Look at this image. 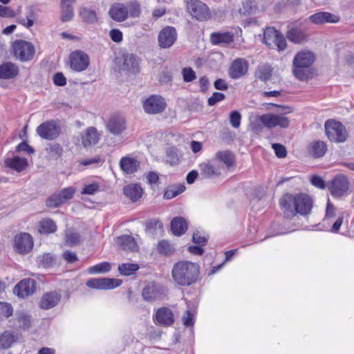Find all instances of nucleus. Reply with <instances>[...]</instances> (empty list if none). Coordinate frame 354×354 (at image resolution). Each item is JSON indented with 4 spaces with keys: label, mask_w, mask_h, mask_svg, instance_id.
<instances>
[{
    "label": "nucleus",
    "mask_w": 354,
    "mask_h": 354,
    "mask_svg": "<svg viewBox=\"0 0 354 354\" xmlns=\"http://www.w3.org/2000/svg\"><path fill=\"white\" fill-rule=\"evenodd\" d=\"M142 297L146 301H153L157 298L158 290L154 283L147 284L142 292Z\"/></svg>",
    "instance_id": "nucleus-41"
},
{
    "label": "nucleus",
    "mask_w": 354,
    "mask_h": 354,
    "mask_svg": "<svg viewBox=\"0 0 354 354\" xmlns=\"http://www.w3.org/2000/svg\"><path fill=\"white\" fill-rule=\"evenodd\" d=\"M310 20L315 24H322L324 23H337L339 21V17L335 15L327 12H317L309 17Z\"/></svg>",
    "instance_id": "nucleus-23"
},
{
    "label": "nucleus",
    "mask_w": 354,
    "mask_h": 354,
    "mask_svg": "<svg viewBox=\"0 0 354 354\" xmlns=\"http://www.w3.org/2000/svg\"><path fill=\"white\" fill-rule=\"evenodd\" d=\"M171 230L176 236H180L185 234L187 230L186 220L181 216L175 217L171 222Z\"/></svg>",
    "instance_id": "nucleus-32"
},
{
    "label": "nucleus",
    "mask_w": 354,
    "mask_h": 354,
    "mask_svg": "<svg viewBox=\"0 0 354 354\" xmlns=\"http://www.w3.org/2000/svg\"><path fill=\"white\" fill-rule=\"evenodd\" d=\"M183 322L185 326H192L194 324V315L187 310L183 317Z\"/></svg>",
    "instance_id": "nucleus-57"
},
{
    "label": "nucleus",
    "mask_w": 354,
    "mask_h": 354,
    "mask_svg": "<svg viewBox=\"0 0 354 354\" xmlns=\"http://www.w3.org/2000/svg\"><path fill=\"white\" fill-rule=\"evenodd\" d=\"M122 71L136 73L139 71V59L131 53H126L122 55Z\"/></svg>",
    "instance_id": "nucleus-22"
},
{
    "label": "nucleus",
    "mask_w": 354,
    "mask_h": 354,
    "mask_svg": "<svg viewBox=\"0 0 354 354\" xmlns=\"http://www.w3.org/2000/svg\"><path fill=\"white\" fill-rule=\"evenodd\" d=\"M139 162L130 157H123L120 162L121 169L126 174H133L137 171L139 167Z\"/></svg>",
    "instance_id": "nucleus-33"
},
{
    "label": "nucleus",
    "mask_w": 354,
    "mask_h": 354,
    "mask_svg": "<svg viewBox=\"0 0 354 354\" xmlns=\"http://www.w3.org/2000/svg\"><path fill=\"white\" fill-rule=\"evenodd\" d=\"M286 37L288 40L295 44H301L307 40V35L304 30L299 28H291L287 33Z\"/></svg>",
    "instance_id": "nucleus-30"
},
{
    "label": "nucleus",
    "mask_w": 354,
    "mask_h": 354,
    "mask_svg": "<svg viewBox=\"0 0 354 354\" xmlns=\"http://www.w3.org/2000/svg\"><path fill=\"white\" fill-rule=\"evenodd\" d=\"M36 288V282L32 279H24L18 283L14 292L18 297L24 298L34 293Z\"/></svg>",
    "instance_id": "nucleus-18"
},
{
    "label": "nucleus",
    "mask_w": 354,
    "mask_h": 354,
    "mask_svg": "<svg viewBox=\"0 0 354 354\" xmlns=\"http://www.w3.org/2000/svg\"><path fill=\"white\" fill-rule=\"evenodd\" d=\"M7 167L20 172L24 170L28 166V161L25 158L15 156L11 158H7L5 160Z\"/></svg>",
    "instance_id": "nucleus-36"
},
{
    "label": "nucleus",
    "mask_w": 354,
    "mask_h": 354,
    "mask_svg": "<svg viewBox=\"0 0 354 354\" xmlns=\"http://www.w3.org/2000/svg\"><path fill=\"white\" fill-rule=\"evenodd\" d=\"M224 98H225V95L223 93L215 92L208 99V104L209 106H213V105L216 104L217 102L222 101Z\"/></svg>",
    "instance_id": "nucleus-56"
},
{
    "label": "nucleus",
    "mask_w": 354,
    "mask_h": 354,
    "mask_svg": "<svg viewBox=\"0 0 354 354\" xmlns=\"http://www.w3.org/2000/svg\"><path fill=\"white\" fill-rule=\"evenodd\" d=\"M80 241V235L74 232L73 231H67L66 233V242L70 245H73L78 243Z\"/></svg>",
    "instance_id": "nucleus-52"
},
{
    "label": "nucleus",
    "mask_w": 354,
    "mask_h": 354,
    "mask_svg": "<svg viewBox=\"0 0 354 354\" xmlns=\"http://www.w3.org/2000/svg\"><path fill=\"white\" fill-rule=\"evenodd\" d=\"M241 115L237 111H233L230 113V122L231 125L237 129L241 124Z\"/></svg>",
    "instance_id": "nucleus-51"
},
{
    "label": "nucleus",
    "mask_w": 354,
    "mask_h": 354,
    "mask_svg": "<svg viewBox=\"0 0 354 354\" xmlns=\"http://www.w3.org/2000/svg\"><path fill=\"white\" fill-rule=\"evenodd\" d=\"M75 0H62L61 1V21L66 22L71 21L74 16V10L72 6Z\"/></svg>",
    "instance_id": "nucleus-27"
},
{
    "label": "nucleus",
    "mask_w": 354,
    "mask_h": 354,
    "mask_svg": "<svg viewBox=\"0 0 354 354\" xmlns=\"http://www.w3.org/2000/svg\"><path fill=\"white\" fill-rule=\"evenodd\" d=\"M19 73L17 65L11 62H6L0 65V79L8 80L15 77Z\"/></svg>",
    "instance_id": "nucleus-24"
},
{
    "label": "nucleus",
    "mask_w": 354,
    "mask_h": 354,
    "mask_svg": "<svg viewBox=\"0 0 354 354\" xmlns=\"http://www.w3.org/2000/svg\"><path fill=\"white\" fill-rule=\"evenodd\" d=\"M272 73V67L268 64H263L258 67L257 76L262 81H267L271 77Z\"/></svg>",
    "instance_id": "nucleus-44"
},
{
    "label": "nucleus",
    "mask_w": 354,
    "mask_h": 354,
    "mask_svg": "<svg viewBox=\"0 0 354 354\" xmlns=\"http://www.w3.org/2000/svg\"><path fill=\"white\" fill-rule=\"evenodd\" d=\"M31 318L24 312H17L12 326L22 330H27L31 326Z\"/></svg>",
    "instance_id": "nucleus-26"
},
{
    "label": "nucleus",
    "mask_w": 354,
    "mask_h": 354,
    "mask_svg": "<svg viewBox=\"0 0 354 354\" xmlns=\"http://www.w3.org/2000/svg\"><path fill=\"white\" fill-rule=\"evenodd\" d=\"M90 64L88 55L82 50H75L70 53L68 65L75 72H82L87 69Z\"/></svg>",
    "instance_id": "nucleus-10"
},
{
    "label": "nucleus",
    "mask_w": 354,
    "mask_h": 354,
    "mask_svg": "<svg viewBox=\"0 0 354 354\" xmlns=\"http://www.w3.org/2000/svg\"><path fill=\"white\" fill-rule=\"evenodd\" d=\"M122 283L120 279L110 278L91 279L87 281L86 286L91 288L98 290H110L120 286Z\"/></svg>",
    "instance_id": "nucleus-14"
},
{
    "label": "nucleus",
    "mask_w": 354,
    "mask_h": 354,
    "mask_svg": "<svg viewBox=\"0 0 354 354\" xmlns=\"http://www.w3.org/2000/svg\"><path fill=\"white\" fill-rule=\"evenodd\" d=\"M110 17L117 22L125 21L129 17V10L127 5L120 3H113L109 10Z\"/></svg>",
    "instance_id": "nucleus-19"
},
{
    "label": "nucleus",
    "mask_w": 354,
    "mask_h": 354,
    "mask_svg": "<svg viewBox=\"0 0 354 354\" xmlns=\"http://www.w3.org/2000/svg\"><path fill=\"white\" fill-rule=\"evenodd\" d=\"M53 261V257L50 254H44L41 257V263L44 267L50 266Z\"/></svg>",
    "instance_id": "nucleus-64"
},
{
    "label": "nucleus",
    "mask_w": 354,
    "mask_h": 354,
    "mask_svg": "<svg viewBox=\"0 0 354 354\" xmlns=\"http://www.w3.org/2000/svg\"><path fill=\"white\" fill-rule=\"evenodd\" d=\"M234 40V36L229 32H213L211 35V41L214 44H230Z\"/></svg>",
    "instance_id": "nucleus-38"
},
{
    "label": "nucleus",
    "mask_w": 354,
    "mask_h": 354,
    "mask_svg": "<svg viewBox=\"0 0 354 354\" xmlns=\"http://www.w3.org/2000/svg\"><path fill=\"white\" fill-rule=\"evenodd\" d=\"M177 39L176 29L171 26H166L158 34V45L161 48H170Z\"/></svg>",
    "instance_id": "nucleus-15"
},
{
    "label": "nucleus",
    "mask_w": 354,
    "mask_h": 354,
    "mask_svg": "<svg viewBox=\"0 0 354 354\" xmlns=\"http://www.w3.org/2000/svg\"><path fill=\"white\" fill-rule=\"evenodd\" d=\"M116 243L124 250L134 252L138 250V245L134 238L130 235H122L117 237Z\"/></svg>",
    "instance_id": "nucleus-31"
},
{
    "label": "nucleus",
    "mask_w": 354,
    "mask_h": 354,
    "mask_svg": "<svg viewBox=\"0 0 354 354\" xmlns=\"http://www.w3.org/2000/svg\"><path fill=\"white\" fill-rule=\"evenodd\" d=\"M12 51L16 59L21 62H28L33 58L35 48L30 42L19 39L12 43Z\"/></svg>",
    "instance_id": "nucleus-5"
},
{
    "label": "nucleus",
    "mask_w": 354,
    "mask_h": 354,
    "mask_svg": "<svg viewBox=\"0 0 354 354\" xmlns=\"http://www.w3.org/2000/svg\"><path fill=\"white\" fill-rule=\"evenodd\" d=\"M279 205L287 218H292L297 214L307 216L311 213L313 201L311 197L306 194L294 195L287 193L280 199Z\"/></svg>",
    "instance_id": "nucleus-1"
},
{
    "label": "nucleus",
    "mask_w": 354,
    "mask_h": 354,
    "mask_svg": "<svg viewBox=\"0 0 354 354\" xmlns=\"http://www.w3.org/2000/svg\"><path fill=\"white\" fill-rule=\"evenodd\" d=\"M315 61L314 55L310 51L298 53L293 59V73L295 76L304 80L307 78L308 68Z\"/></svg>",
    "instance_id": "nucleus-4"
},
{
    "label": "nucleus",
    "mask_w": 354,
    "mask_h": 354,
    "mask_svg": "<svg viewBox=\"0 0 354 354\" xmlns=\"http://www.w3.org/2000/svg\"><path fill=\"white\" fill-rule=\"evenodd\" d=\"M124 194L131 201H138L142 194V189L138 184H130L123 188Z\"/></svg>",
    "instance_id": "nucleus-35"
},
{
    "label": "nucleus",
    "mask_w": 354,
    "mask_h": 354,
    "mask_svg": "<svg viewBox=\"0 0 354 354\" xmlns=\"http://www.w3.org/2000/svg\"><path fill=\"white\" fill-rule=\"evenodd\" d=\"M263 42L270 48L277 47L278 51L285 50L287 46L283 35L272 27H268L264 30Z\"/></svg>",
    "instance_id": "nucleus-6"
},
{
    "label": "nucleus",
    "mask_w": 354,
    "mask_h": 354,
    "mask_svg": "<svg viewBox=\"0 0 354 354\" xmlns=\"http://www.w3.org/2000/svg\"><path fill=\"white\" fill-rule=\"evenodd\" d=\"M79 15L82 19L87 24H94L97 21L95 12L86 7L80 8Z\"/></svg>",
    "instance_id": "nucleus-40"
},
{
    "label": "nucleus",
    "mask_w": 354,
    "mask_h": 354,
    "mask_svg": "<svg viewBox=\"0 0 354 354\" xmlns=\"http://www.w3.org/2000/svg\"><path fill=\"white\" fill-rule=\"evenodd\" d=\"M139 268L137 263H126L119 265L118 271L122 275L129 276L134 274Z\"/></svg>",
    "instance_id": "nucleus-43"
},
{
    "label": "nucleus",
    "mask_w": 354,
    "mask_h": 354,
    "mask_svg": "<svg viewBox=\"0 0 354 354\" xmlns=\"http://www.w3.org/2000/svg\"><path fill=\"white\" fill-rule=\"evenodd\" d=\"M15 16V12L10 7L0 5V17L11 18Z\"/></svg>",
    "instance_id": "nucleus-54"
},
{
    "label": "nucleus",
    "mask_w": 354,
    "mask_h": 354,
    "mask_svg": "<svg viewBox=\"0 0 354 354\" xmlns=\"http://www.w3.org/2000/svg\"><path fill=\"white\" fill-rule=\"evenodd\" d=\"M272 106H278L281 110L279 114L266 113L263 115L254 114L250 116L251 123L256 127L259 128L261 125L268 129L276 127L287 128L289 126V118L285 116L286 114L292 112L290 106H279L275 104H270Z\"/></svg>",
    "instance_id": "nucleus-3"
},
{
    "label": "nucleus",
    "mask_w": 354,
    "mask_h": 354,
    "mask_svg": "<svg viewBox=\"0 0 354 354\" xmlns=\"http://www.w3.org/2000/svg\"><path fill=\"white\" fill-rule=\"evenodd\" d=\"M127 6L128 7L129 17L135 18L140 16L141 8L138 3L136 1L130 2Z\"/></svg>",
    "instance_id": "nucleus-48"
},
{
    "label": "nucleus",
    "mask_w": 354,
    "mask_h": 354,
    "mask_svg": "<svg viewBox=\"0 0 354 354\" xmlns=\"http://www.w3.org/2000/svg\"><path fill=\"white\" fill-rule=\"evenodd\" d=\"M111 265L109 262H102L88 268L91 274L106 273L111 270Z\"/></svg>",
    "instance_id": "nucleus-46"
},
{
    "label": "nucleus",
    "mask_w": 354,
    "mask_h": 354,
    "mask_svg": "<svg viewBox=\"0 0 354 354\" xmlns=\"http://www.w3.org/2000/svg\"><path fill=\"white\" fill-rule=\"evenodd\" d=\"M166 102L163 97L158 95H152L143 102V109L148 114L162 113L166 108Z\"/></svg>",
    "instance_id": "nucleus-12"
},
{
    "label": "nucleus",
    "mask_w": 354,
    "mask_h": 354,
    "mask_svg": "<svg viewBox=\"0 0 354 354\" xmlns=\"http://www.w3.org/2000/svg\"><path fill=\"white\" fill-rule=\"evenodd\" d=\"M111 39L116 43L121 42L123 39L122 32L118 29H113L110 31Z\"/></svg>",
    "instance_id": "nucleus-58"
},
{
    "label": "nucleus",
    "mask_w": 354,
    "mask_h": 354,
    "mask_svg": "<svg viewBox=\"0 0 354 354\" xmlns=\"http://www.w3.org/2000/svg\"><path fill=\"white\" fill-rule=\"evenodd\" d=\"M248 69V62L243 58H238L232 63L229 75L232 79H239L247 73Z\"/></svg>",
    "instance_id": "nucleus-20"
},
{
    "label": "nucleus",
    "mask_w": 354,
    "mask_h": 354,
    "mask_svg": "<svg viewBox=\"0 0 354 354\" xmlns=\"http://www.w3.org/2000/svg\"><path fill=\"white\" fill-rule=\"evenodd\" d=\"M157 249L158 252L165 255H169L174 250V246L169 241L165 240L159 241Z\"/></svg>",
    "instance_id": "nucleus-47"
},
{
    "label": "nucleus",
    "mask_w": 354,
    "mask_h": 354,
    "mask_svg": "<svg viewBox=\"0 0 354 354\" xmlns=\"http://www.w3.org/2000/svg\"><path fill=\"white\" fill-rule=\"evenodd\" d=\"M272 148L274 150L276 156L279 158H285L287 155L286 147L280 144H273Z\"/></svg>",
    "instance_id": "nucleus-55"
},
{
    "label": "nucleus",
    "mask_w": 354,
    "mask_h": 354,
    "mask_svg": "<svg viewBox=\"0 0 354 354\" xmlns=\"http://www.w3.org/2000/svg\"><path fill=\"white\" fill-rule=\"evenodd\" d=\"M192 241L195 243L204 245L206 244L207 239L205 236H201L199 232H196L193 234Z\"/></svg>",
    "instance_id": "nucleus-61"
},
{
    "label": "nucleus",
    "mask_w": 354,
    "mask_h": 354,
    "mask_svg": "<svg viewBox=\"0 0 354 354\" xmlns=\"http://www.w3.org/2000/svg\"><path fill=\"white\" fill-rule=\"evenodd\" d=\"M199 274V265L188 261H180L176 263L171 270V277L174 281L180 286L192 285L196 281Z\"/></svg>",
    "instance_id": "nucleus-2"
},
{
    "label": "nucleus",
    "mask_w": 354,
    "mask_h": 354,
    "mask_svg": "<svg viewBox=\"0 0 354 354\" xmlns=\"http://www.w3.org/2000/svg\"><path fill=\"white\" fill-rule=\"evenodd\" d=\"M100 189V186L97 183H94L89 185H86L82 189V194L93 195L95 194Z\"/></svg>",
    "instance_id": "nucleus-53"
},
{
    "label": "nucleus",
    "mask_w": 354,
    "mask_h": 354,
    "mask_svg": "<svg viewBox=\"0 0 354 354\" xmlns=\"http://www.w3.org/2000/svg\"><path fill=\"white\" fill-rule=\"evenodd\" d=\"M107 129L114 135H119L125 129V121L118 115H113L106 123Z\"/></svg>",
    "instance_id": "nucleus-21"
},
{
    "label": "nucleus",
    "mask_w": 354,
    "mask_h": 354,
    "mask_svg": "<svg viewBox=\"0 0 354 354\" xmlns=\"http://www.w3.org/2000/svg\"><path fill=\"white\" fill-rule=\"evenodd\" d=\"M310 181L312 185L317 188L324 189L325 187L324 181L320 176H314L311 178Z\"/></svg>",
    "instance_id": "nucleus-60"
},
{
    "label": "nucleus",
    "mask_w": 354,
    "mask_h": 354,
    "mask_svg": "<svg viewBox=\"0 0 354 354\" xmlns=\"http://www.w3.org/2000/svg\"><path fill=\"white\" fill-rule=\"evenodd\" d=\"M334 216H335V207L330 203L329 200H328L324 221H328L330 218H333Z\"/></svg>",
    "instance_id": "nucleus-62"
},
{
    "label": "nucleus",
    "mask_w": 354,
    "mask_h": 354,
    "mask_svg": "<svg viewBox=\"0 0 354 354\" xmlns=\"http://www.w3.org/2000/svg\"><path fill=\"white\" fill-rule=\"evenodd\" d=\"M202 174L206 177L217 176L220 174V167L214 162L207 161L200 165Z\"/></svg>",
    "instance_id": "nucleus-34"
},
{
    "label": "nucleus",
    "mask_w": 354,
    "mask_h": 354,
    "mask_svg": "<svg viewBox=\"0 0 354 354\" xmlns=\"http://www.w3.org/2000/svg\"><path fill=\"white\" fill-rule=\"evenodd\" d=\"M349 182L347 178L343 175L335 176L330 183L329 189L334 196H342L348 189Z\"/></svg>",
    "instance_id": "nucleus-16"
},
{
    "label": "nucleus",
    "mask_w": 354,
    "mask_h": 354,
    "mask_svg": "<svg viewBox=\"0 0 354 354\" xmlns=\"http://www.w3.org/2000/svg\"><path fill=\"white\" fill-rule=\"evenodd\" d=\"M19 338L18 333L11 330H6L0 335V348L7 349L12 344L17 342Z\"/></svg>",
    "instance_id": "nucleus-25"
},
{
    "label": "nucleus",
    "mask_w": 354,
    "mask_h": 354,
    "mask_svg": "<svg viewBox=\"0 0 354 354\" xmlns=\"http://www.w3.org/2000/svg\"><path fill=\"white\" fill-rule=\"evenodd\" d=\"M75 192V189L73 187L64 188L50 196L46 201V205L49 207H58L72 198Z\"/></svg>",
    "instance_id": "nucleus-13"
},
{
    "label": "nucleus",
    "mask_w": 354,
    "mask_h": 354,
    "mask_svg": "<svg viewBox=\"0 0 354 354\" xmlns=\"http://www.w3.org/2000/svg\"><path fill=\"white\" fill-rule=\"evenodd\" d=\"M62 257L65 261L70 263H74L77 259L76 254L69 251L64 252Z\"/></svg>",
    "instance_id": "nucleus-63"
},
{
    "label": "nucleus",
    "mask_w": 354,
    "mask_h": 354,
    "mask_svg": "<svg viewBox=\"0 0 354 354\" xmlns=\"http://www.w3.org/2000/svg\"><path fill=\"white\" fill-rule=\"evenodd\" d=\"M183 80L185 82H190L196 79V75L194 70L190 67L184 68L182 70Z\"/></svg>",
    "instance_id": "nucleus-50"
},
{
    "label": "nucleus",
    "mask_w": 354,
    "mask_h": 354,
    "mask_svg": "<svg viewBox=\"0 0 354 354\" xmlns=\"http://www.w3.org/2000/svg\"><path fill=\"white\" fill-rule=\"evenodd\" d=\"M13 308L12 306L6 302H0V318L9 317L12 315Z\"/></svg>",
    "instance_id": "nucleus-49"
},
{
    "label": "nucleus",
    "mask_w": 354,
    "mask_h": 354,
    "mask_svg": "<svg viewBox=\"0 0 354 354\" xmlns=\"http://www.w3.org/2000/svg\"><path fill=\"white\" fill-rule=\"evenodd\" d=\"M325 131L328 139L335 142H342L346 140L345 127L339 122L328 120L325 123Z\"/></svg>",
    "instance_id": "nucleus-8"
},
{
    "label": "nucleus",
    "mask_w": 354,
    "mask_h": 354,
    "mask_svg": "<svg viewBox=\"0 0 354 354\" xmlns=\"http://www.w3.org/2000/svg\"><path fill=\"white\" fill-rule=\"evenodd\" d=\"M185 189L184 185H173L167 187L164 194L165 199H171L180 194L183 193Z\"/></svg>",
    "instance_id": "nucleus-42"
},
{
    "label": "nucleus",
    "mask_w": 354,
    "mask_h": 354,
    "mask_svg": "<svg viewBox=\"0 0 354 354\" xmlns=\"http://www.w3.org/2000/svg\"><path fill=\"white\" fill-rule=\"evenodd\" d=\"M99 134L95 127L88 128L82 136V142L85 147H90L97 143Z\"/></svg>",
    "instance_id": "nucleus-29"
},
{
    "label": "nucleus",
    "mask_w": 354,
    "mask_h": 354,
    "mask_svg": "<svg viewBox=\"0 0 354 354\" xmlns=\"http://www.w3.org/2000/svg\"><path fill=\"white\" fill-rule=\"evenodd\" d=\"M156 324L162 326H170L174 322V315L171 309L162 307L157 310L153 315Z\"/></svg>",
    "instance_id": "nucleus-17"
},
{
    "label": "nucleus",
    "mask_w": 354,
    "mask_h": 354,
    "mask_svg": "<svg viewBox=\"0 0 354 354\" xmlns=\"http://www.w3.org/2000/svg\"><path fill=\"white\" fill-rule=\"evenodd\" d=\"M36 132L42 139L52 140L59 137L61 127L57 121L48 120L38 126Z\"/></svg>",
    "instance_id": "nucleus-9"
},
{
    "label": "nucleus",
    "mask_w": 354,
    "mask_h": 354,
    "mask_svg": "<svg viewBox=\"0 0 354 354\" xmlns=\"http://www.w3.org/2000/svg\"><path fill=\"white\" fill-rule=\"evenodd\" d=\"M33 244V239L30 234L21 232L15 236L13 248L17 253L26 254L32 250Z\"/></svg>",
    "instance_id": "nucleus-11"
},
{
    "label": "nucleus",
    "mask_w": 354,
    "mask_h": 354,
    "mask_svg": "<svg viewBox=\"0 0 354 354\" xmlns=\"http://www.w3.org/2000/svg\"><path fill=\"white\" fill-rule=\"evenodd\" d=\"M57 230L55 223L50 218H44L39 222V232L41 234H50Z\"/></svg>",
    "instance_id": "nucleus-39"
},
{
    "label": "nucleus",
    "mask_w": 354,
    "mask_h": 354,
    "mask_svg": "<svg viewBox=\"0 0 354 354\" xmlns=\"http://www.w3.org/2000/svg\"><path fill=\"white\" fill-rule=\"evenodd\" d=\"M60 299V295L56 292L44 294L40 301V307L43 309H50L55 306Z\"/></svg>",
    "instance_id": "nucleus-28"
},
{
    "label": "nucleus",
    "mask_w": 354,
    "mask_h": 354,
    "mask_svg": "<svg viewBox=\"0 0 354 354\" xmlns=\"http://www.w3.org/2000/svg\"><path fill=\"white\" fill-rule=\"evenodd\" d=\"M53 82L57 86H63L66 84V79L62 73H57L53 76Z\"/></svg>",
    "instance_id": "nucleus-59"
},
{
    "label": "nucleus",
    "mask_w": 354,
    "mask_h": 354,
    "mask_svg": "<svg viewBox=\"0 0 354 354\" xmlns=\"http://www.w3.org/2000/svg\"><path fill=\"white\" fill-rule=\"evenodd\" d=\"M216 158L219 161L223 162L227 167L232 166L234 163V156L228 151L217 152Z\"/></svg>",
    "instance_id": "nucleus-45"
},
{
    "label": "nucleus",
    "mask_w": 354,
    "mask_h": 354,
    "mask_svg": "<svg viewBox=\"0 0 354 354\" xmlns=\"http://www.w3.org/2000/svg\"><path fill=\"white\" fill-rule=\"evenodd\" d=\"M309 153L313 158H321L326 152V145L322 141H315L310 144L309 147Z\"/></svg>",
    "instance_id": "nucleus-37"
},
{
    "label": "nucleus",
    "mask_w": 354,
    "mask_h": 354,
    "mask_svg": "<svg viewBox=\"0 0 354 354\" xmlns=\"http://www.w3.org/2000/svg\"><path fill=\"white\" fill-rule=\"evenodd\" d=\"M186 6L192 17L198 21H206L210 18L211 13L208 7L200 0H187Z\"/></svg>",
    "instance_id": "nucleus-7"
}]
</instances>
